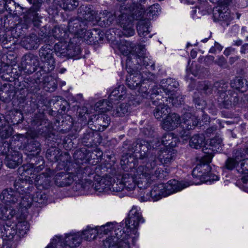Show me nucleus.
Segmentation results:
<instances>
[{
  "instance_id": "nucleus-1",
  "label": "nucleus",
  "mask_w": 248,
  "mask_h": 248,
  "mask_svg": "<svg viewBox=\"0 0 248 248\" xmlns=\"http://www.w3.org/2000/svg\"><path fill=\"white\" fill-rule=\"evenodd\" d=\"M153 147L152 144L144 140L138 139L128 147V151L136 154L135 156L141 161L142 163L147 162L145 165L140 166L137 169V172L140 180L138 182V187L145 188L148 186L152 181L161 178L163 171L158 168L154 171L153 170L156 166L155 157L149 156V151Z\"/></svg>"
},
{
  "instance_id": "nucleus-2",
  "label": "nucleus",
  "mask_w": 248,
  "mask_h": 248,
  "mask_svg": "<svg viewBox=\"0 0 248 248\" xmlns=\"http://www.w3.org/2000/svg\"><path fill=\"white\" fill-rule=\"evenodd\" d=\"M117 0L125 4L120 6L115 11L116 22L123 28V33L124 36H133L135 33L133 20L142 18L144 11L142 3H144L146 0Z\"/></svg>"
},
{
  "instance_id": "nucleus-3",
  "label": "nucleus",
  "mask_w": 248,
  "mask_h": 248,
  "mask_svg": "<svg viewBox=\"0 0 248 248\" xmlns=\"http://www.w3.org/2000/svg\"><path fill=\"white\" fill-rule=\"evenodd\" d=\"M193 184L190 181L179 182L176 180H171L166 184H159L154 186L149 193L150 197L146 199V200L157 201L162 197L179 191Z\"/></svg>"
},
{
  "instance_id": "nucleus-4",
  "label": "nucleus",
  "mask_w": 248,
  "mask_h": 248,
  "mask_svg": "<svg viewBox=\"0 0 248 248\" xmlns=\"http://www.w3.org/2000/svg\"><path fill=\"white\" fill-rule=\"evenodd\" d=\"M160 93H161V88L156 87L153 89L150 95L153 104L156 106L154 110V114L155 118L158 120H160L164 116H168L170 111V108L162 103H164V100L162 99L161 95H159Z\"/></svg>"
},
{
  "instance_id": "nucleus-5",
  "label": "nucleus",
  "mask_w": 248,
  "mask_h": 248,
  "mask_svg": "<svg viewBox=\"0 0 248 248\" xmlns=\"http://www.w3.org/2000/svg\"><path fill=\"white\" fill-rule=\"evenodd\" d=\"M41 61L44 63V69L46 72H50L55 67V61L53 51L50 45H46L42 46L39 51Z\"/></svg>"
},
{
  "instance_id": "nucleus-6",
  "label": "nucleus",
  "mask_w": 248,
  "mask_h": 248,
  "mask_svg": "<svg viewBox=\"0 0 248 248\" xmlns=\"http://www.w3.org/2000/svg\"><path fill=\"white\" fill-rule=\"evenodd\" d=\"M74 171L73 176L74 181H82L85 180V189L88 186V184L91 185L92 180L89 179L92 175L94 174V171L90 166L82 167L78 166L77 164L73 165Z\"/></svg>"
},
{
  "instance_id": "nucleus-7",
  "label": "nucleus",
  "mask_w": 248,
  "mask_h": 248,
  "mask_svg": "<svg viewBox=\"0 0 248 248\" xmlns=\"http://www.w3.org/2000/svg\"><path fill=\"white\" fill-rule=\"evenodd\" d=\"M95 180L91 185L88 184V186L86 188L89 189L91 187L93 188L95 191L98 192H105L109 190L110 188L111 184L113 182V179L110 177H106L104 178H100L99 176L97 178L94 177Z\"/></svg>"
},
{
  "instance_id": "nucleus-8",
  "label": "nucleus",
  "mask_w": 248,
  "mask_h": 248,
  "mask_svg": "<svg viewBox=\"0 0 248 248\" xmlns=\"http://www.w3.org/2000/svg\"><path fill=\"white\" fill-rule=\"evenodd\" d=\"M143 219L136 208H133L129 212L128 218L125 220V226L127 230L130 232L134 231L139 226L140 222H143Z\"/></svg>"
},
{
  "instance_id": "nucleus-9",
  "label": "nucleus",
  "mask_w": 248,
  "mask_h": 248,
  "mask_svg": "<svg viewBox=\"0 0 248 248\" xmlns=\"http://www.w3.org/2000/svg\"><path fill=\"white\" fill-rule=\"evenodd\" d=\"M160 83L162 89L167 95H169V98L170 100H171L172 105H175L176 104V99L173 97V95L175 90L179 86L178 82L173 78H167L162 80Z\"/></svg>"
},
{
  "instance_id": "nucleus-10",
  "label": "nucleus",
  "mask_w": 248,
  "mask_h": 248,
  "mask_svg": "<svg viewBox=\"0 0 248 248\" xmlns=\"http://www.w3.org/2000/svg\"><path fill=\"white\" fill-rule=\"evenodd\" d=\"M180 116L175 113H170L164 119L161 123V127L166 131H172L180 124Z\"/></svg>"
},
{
  "instance_id": "nucleus-11",
  "label": "nucleus",
  "mask_w": 248,
  "mask_h": 248,
  "mask_svg": "<svg viewBox=\"0 0 248 248\" xmlns=\"http://www.w3.org/2000/svg\"><path fill=\"white\" fill-rule=\"evenodd\" d=\"M114 232L111 235L107 238L103 242L114 241V243H118L120 241H127L130 232L128 230H123V227L119 224H115Z\"/></svg>"
},
{
  "instance_id": "nucleus-12",
  "label": "nucleus",
  "mask_w": 248,
  "mask_h": 248,
  "mask_svg": "<svg viewBox=\"0 0 248 248\" xmlns=\"http://www.w3.org/2000/svg\"><path fill=\"white\" fill-rule=\"evenodd\" d=\"M38 61L36 56L28 53L24 55L22 60V66L26 72L30 74L35 71L36 67L38 65Z\"/></svg>"
},
{
  "instance_id": "nucleus-13",
  "label": "nucleus",
  "mask_w": 248,
  "mask_h": 248,
  "mask_svg": "<svg viewBox=\"0 0 248 248\" xmlns=\"http://www.w3.org/2000/svg\"><path fill=\"white\" fill-rule=\"evenodd\" d=\"M86 26V22L83 21L80 18H72L68 22V31L78 36L83 34Z\"/></svg>"
},
{
  "instance_id": "nucleus-14",
  "label": "nucleus",
  "mask_w": 248,
  "mask_h": 248,
  "mask_svg": "<svg viewBox=\"0 0 248 248\" xmlns=\"http://www.w3.org/2000/svg\"><path fill=\"white\" fill-rule=\"evenodd\" d=\"M19 195V193L15 189H5L2 191L0 199L6 204L16 205L18 202Z\"/></svg>"
},
{
  "instance_id": "nucleus-15",
  "label": "nucleus",
  "mask_w": 248,
  "mask_h": 248,
  "mask_svg": "<svg viewBox=\"0 0 248 248\" xmlns=\"http://www.w3.org/2000/svg\"><path fill=\"white\" fill-rule=\"evenodd\" d=\"M73 173V172H69L67 173L63 172L57 173L54 177L55 184L60 187L69 186L74 181Z\"/></svg>"
},
{
  "instance_id": "nucleus-16",
  "label": "nucleus",
  "mask_w": 248,
  "mask_h": 248,
  "mask_svg": "<svg viewBox=\"0 0 248 248\" xmlns=\"http://www.w3.org/2000/svg\"><path fill=\"white\" fill-rule=\"evenodd\" d=\"M30 180L27 179L19 178L16 180L14 183L15 189L20 195H24V193H31L34 189L33 185L30 183Z\"/></svg>"
},
{
  "instance_id": "nucleus-17",
  "label": "nucleus",
  "mask_w": 248,
  "mask_h": 248,
  "mask_svg": "<svg viewBox=\"0 0 248 248\" xmlns=\"http://www.w3.org/2000/svg\"><path fill=\"white\" fill-rule=\"evenodd\" d=\"M176 152L173 149H166L158 153L157 158L163 164H170L175 158Z\"/></svg>"
},
{
  "instance_id": "nucleus-18",
  "label": "nucleus",
  "mask_w": 248,
  "mask_h": 248,
  "mask_svg": "<svg viewBox=\"0 0 248 248\" xmlns=\"http://www.w3.org/2000/svg\"><path fill=\"white\" fill-rule=\"evenodd\" d=\"M78 37L83 38L85 40L89 41V43L92 42H98L101 41L104 39V33L101 32L100 31L93 30V31H87L86 29L83 31V34L78 35Z\"/></svg>"
},
{
  "instance_id": "nucleus-19",
  "label": "nucleus",
  "mask_w": 248,
  "mask_h": 248,
  "mask_svg": "<svg viewBox=\"0 0 248 248\" xmlns=\"http://www.w3.org/2000/svg\"><path fill=\"white\" fill-rule=\"evenodd\" d=\"M132 59L130 57H127L126 60V69L129 75L127 76L128 78H134V80H140V84L142 81L141 71L139 70V67H136L134 64H132L133 61H131Z\"/></svg>"
},
{
  "instance_id": "nucleus-20",
  "label": "nucleus",
  "mask_w": 248,
  "mask_h": 248,
  "mask_svg": "<svg viewBox=\"0 0 248 248\" xmlns=\"http://www.w3.org/2000/svg\"><path fill=\"white\" fill-rule=\"evenodd\" d=\"M127 57L131 58L130 56H128ZM131 58L132 59L131 61H133L132 64H134V65L136 67H139V70L140 71L144 70L142 65L147 68L148 66L152 67L154 64L152 61L148 57L133 55V57H131Z\"/></svg>"
},
{
  "instance_id": "nucleus-21",
  "label": "nucleus",
  "mask_w": 248,
  "mask_h": 248,
  "mask_svg": "<svg viewBox=\"0 0 248 248\" xmlns=\"http://www.w3.org/2000/svg\"><path fill=\"white\" fill-rule=\"evenodd\" d=\"M51 170L48 169L46 172L37 175L34 178L36 185L42 186L45 189L48 188L51 183Z\"/></svg>"
},
{
  "instance_id": "nucleus-22",
  "label": "nucleus",
  "mask_w": 248,
  "mask_h": 248,
  "mask_svg": "<svg viewBox=\"0 0 248 248\" xmlns=\"http://www.w3.org/2000/svg\"><path fill=\"white\" fill-rule=\"evenodd\" d=\"M39 39L38 36L34 34H31L23 38L21 44L26 49L31 50L37 49L39 45Z\"/></svg>"
},
{
  "instance_id": "nucleus-23",
  "label": "nucleus",
  "mask_w": 248,
  "mask_h": 248,
  "mask_svg": "<svg viewBox=\"0 0 248 248\" xmlns=\"http://www.w3.org/2000/svg\"><path fill=\"white\" fill-rule=\"evenodd\" d=\"M79 16H81L79 18L83 21H92L95 18L96 15L95 11L92 9L90 7L82 5L80 6L78 10Z\"/></svg>"
},
{
  "instance_id": "nucleus-24",
  "label": "nucleus",
  "mask_w": 248,
  "mask_h": 248,
  "mask_svg": "<svg viewBox=\"0 0 248 248\" xmlns=\"http://www.w3.org/2000/svg\"><path fill=\"white\" fill-rule=\"evenodd\" d=\"M5 162L6 165L9 168H15L22 162L21 154L18 152H14L9 154L6 156Z\"/></svg>"
},
{
  "instance_id": "nucleus-25",
  "label": "nucleus",
  "mask_w": 248,
  "mask_h": 248,
  "mask_svg": "<svg viewBox=\"0 0 248 248\" xmlns=\"http://www.w3.org/2000/svg\"><path fill=\"white\" fill-rule=\"evenodd\" d=\"M118 47L120 51L124 55H127L130 54V56H132L134 52H137L136 45L132 42L126 40H120V43L118 45Z\"/></svg>"
},
{
  "instance_id": "nucleus-26",
  "label": "nucleus",
  "mask_w": 248,
  "mask_h": 248,
  "mask_svg": "<svg viewBox=\"0 0 248 248\" xmlns=\"http://www.w3.org/2000/svg\"><path fill=\"white\" fill-rule=\"evenodd\" d=\"M183 128L187 130L194 129L198 124V118L190 113H186L183 116Z\"/></svg>"
},
{
  "instance_id": "nucleus-27",
  "label": "nucleus",
  "mask_w": 248,
  "mask_h": 248,
  "mask_svg": "<svg viewBox=\"0 0 248 248\" xmlns=\"http://www.w3.org/2000/svg\"><path fill=\"white\" fill-rule=\"evenodd\" d=\"M38 161L39 163H41L38 166H36L37 164L33 163H28L26 164L23 165L21 167L19 168V171H22V174L25 173H27L29 174V171H30V174H31L32 172H38L42 170L44 168V160L42 158H40L38 159Z\"/></svg>"
},
{
  "instance_id": "nucleus-28",
  "label": "nucleus",
  "mask_w": 248,
  "mask_h": 248,
  "mask_svg": "<svg viewBox=\"0 0 248 248\" xmlns=\"http://www.w3.org/2000/svg\"><path fill=\"white\" fill-rule=\"evenodd\" d=\"M69 41L67 40H62L56 43L54 46V50L56 55L60 57L68 58V48Z\"/></svg>"
},
{
  "instance_id": "nucleus-29",
  "label": "nucleus",
  "mask_w": 248,
  "mask_h": 248,
  "mask_svg": "<svg viewBox=\"0 0 248 248\" xmlns=\"http://www.w3.org/2000/svg\"><path fill=\"white\" fill-rule=\"evenodd\" d=\"M137 175L139 179L137 183H136L135 178L133 176L127 173L124 174L123 175L121 180L124 185V189L125 188L127 191H131L135 189L136 185L138 186V182L140 179L139 175L138 174Z\"/></svg>"
},
{
  "instance_id": "nucleus-30",
  "label": "nucleus",
  "mask_w": 248,
  "mask_h": 248,
  "mask_svg": "<svg viewBox=\"0 0 248 248\" xmlns=\"http://www.w3.org/2000/svg\"><path fill=\"white\" fill-rule=\"evenodd\" d=\"M126 97V88L124 85H119L113 90L108 96L111 102L123 100Z\"/></svg>"
},
{
  "instance_id": "nucleus-31",
  "label": "nucleus",
  "mask_w": 248,
  "mask_h": 248,
  "mask_svg": "<svg viewBox=\"0 0 248 248\" xmlns=\"http://www.w3.org/2000/svg\"><path fill=\"white\" fill-rule=\"evenodd\" d=\"M150 25V22L148 19L140 20V19L137 26V32L139 36L140 37H146L149 35L150 32L149 31Z\"/></svg>"
},
{
  "instance_id": "nucleus-32",
  "label": "nucleus",
  "mask_w": 248,
  "mask_h": 248,
  "mask_svg": "<svg viewBox=\"0 0 248 248\" xmlns=\"http://www.w3.org/2000/svg\"><path fill=\"white\" fill-rule=\"evenodd\" d=\"M82 238L79 233L69 234L65 237L66 245L71 248H76L79 246Z\"/></svg>"
},
{
  "instance_id": "nucleus-33",
  "label": "nucleus",
  "mask_w": 248,
  "mask_h": 248,
  "mask_svg": "<svg viewBox=\"0 0 248 248\" xmlns=\"http://www.w3.org/2000/svg\"><path fill=\"white\" fill-rule=\"evenodd\" d=\"M213 15L215 20L228 21L230 18V13L225 8L222 10L221 7L214 8Z\"/></svg>"
},
{
  "instance_id": "nucleus-34",
  "label": "nucleus",
  "mask_w": 248,
  "mask_h": 248,
  "mask_svg": "<svg viewBox=\"0 0 248 248\" xmlns=\"http://www.w3.org/2000/svg\"><path fill=\"white\" fill-rule=\"evenodd\" d=\"M109 117L105 114H101L97 115L96 120L93 122L95 125H97L98 128L94 130L103 131L106 129L110 123Z\"/></svg>"
},
{
  "instance_id": "nucleus-35",
  "label": "nucleus",
  "mask_w": 248,
  "mask_h": 248,
  "mask_svg": "<svg viewBox=\"0 0 248 248\" xmlns=\"http://www.w3.org/2000/svg\"><path fill=\"white\" fill-rule=\"evenodd\" d=\"M97 136V133L94 132L92 129H88L86 131L82 139V142L85 146L88 147L93 146L96 145L95 136Z\"/></svg>"
},
{
  "instance_id": "nucleus-36",
  "label": "nucleus",
  "mask_w": 248,
  "mask_h": 248,
  "mask_svg": "<svg viewBox=\"0 0 248 248\" xmlns=\"http://www.w3.org/2000/svg\"><path fill=\"white\" fill-rule=\"evenodd\" d=\"M16 214V211L12 208L0 204V219L3 220L11 219Z\"/></svg>"
},
{
  "instance_id": "nucleus-37",
  "label": "nucleus",
  "mask_w": 248,
  "mask_h": 248,
  "mask_svg": "<svg viewBox=\"0 0 248 248\" xmlns=\"http://www.w3.org/2000/svg\"><path fill=\"white\" fill-rule=\"evenodd\" d=\"M43 82L44 88L46 91L52 92L57 88V81L56 79L51 76L44 77Z\"/></svg>"
},
{
  "instance_id": "nucleus-38",
  "label": "nucleus",
  "mask_w": 248,
  "mask_h": 248,
  "mask_svg": "<svg viewBox=\"0 0 248 248\" xmlns=\"http://www.w3.org/2000/svg\"><path fill=\"white\" fill-rule=\"evenodd\" d=\"M52 36L58 40L61 41L67 40L68 37V33L65 28L60 26L54 27L49 33Z\"/></svg>"
},
{
  "instance_id": "nucleus-39",
  "label": "nucleus",
  "mask_w": 248,
  "mask_h": 248,
  "mask_svg": "<svg viewBox=\"0 0 248 248\" xmlns=\"http://www.w3.org/2000/svg\"><path fill=\"white\" fill-rule=\"evenodd\" d=\"M56 1L64 10H73L78 5V2L77 0H56Z\"/></svg>"
},
{
  "instance_id": "nucleus-40",
  "label": "nucleus",
  "mask_w": 248,
  "mask_h": 248,
  "mask_svg": "<svg viewBox=\"0 0 248 248\" xmlns=\"http://www.w3.org/2000/svg\"><path fill=\"white\" fill-rule=\"evenodd\" d=\"M177 139L173 137L172 133H167L164 135L161 139V143L167 148L166 149H173L177 145Z\"/></svg>"
},
{
  "instance_id": "nucleus-41",
  "label": "nucleus",
  "mask_w": 248,
  "mask_h": 248,
  "mask_svg": "<svg viewBox=\"0 0 248 248\" xmlns=\"http://www.w3.org/2000/svg\"><path fill=\"white\" fill-rule=\"evenodd\" d=\"M100 16L99 21L103 22L105 27L110 26L114 21V19H116L115 12L113 14L107 10L100 13Z\"/></svg>"
},
{
  "instance_id": "nucleus-42",
  "label": "nucleus",
  "mask_w": 248,
  "mask_h": 248,
  "mask_svg": "<svg viewBox=\"0 0 248 248\" xmlns=\"http://www.w3.org/2000/svg\"><path fill=\"white\" fill-rule=\"evenodd\" d=\"M230 87L228 84L224 81L216 82L213 85V89L215 92H217L218 95L222 93L227 92L231 95L233 92V90L229 89Z\"/></svg>"
},
{
  "instance_id": "nucleus-43",
  "label": "nucleus",
  "mask_w": 248,
  "mask_h": 248,
  "mask_svg": "<svg viewBox=\"0 0 248 248\" xmlns=\"http://www.w3.org/2000/svg\"><path fill=\"white\" fill-rule=\"evenodd\" d=\"M223 146L222 140L219 136H216L210 140V144L208 145L209 147V150L214 152H218L222 150ZM208 148L205 149V150Z\"/></svg>"
},
{
  "instance_id": "nucleus-44",
  "label": "nucleus",
  "mask_w": 248,
  "mask_h": 248,
  "mask_svg": "<svg viewBox=\"0 0 248 248\" xmlns=\"http://www.w3.org/2000/svg\"><path fill=\"white\" fill-rule=\"evenodd\" d=\"M231 88L244 92L248 89V85L246 79L236 78L231 82Z\"/></svg>"
},
{
  "instance_id": "nucleus-45",
  "label": "nucleus",
  "mask_w": 248,
  "mask_h": 248,
  "mask_svg": "<svg viewBox=\"0 0 248 248\" xmlns=\"http://www.w3.org/2000/svg\"><path fill=\"white\" fill-rule=\"evenodd\" d=\"M231 96L227 92L222 93L218 95L217 102L221 108H228L232 106Z\"/></svg>"
},
{
  "instance_id": "nucleus-46",
  "label": "nucleus",
  "mask_w": 248,
  "mask_h": 248,
  "mask_svg": "<svg viewBox=\"0 0 248 248\" xmlns=\"http://www.w3.org/2000/svg\"><path fill=\"white\" fill-rule=\"evenodd\" d=\"M97 234L98 232L97 227L93 228L88 227L82 232L81 235L82 239L91 241L95 239Z\"/></svg>"
},
{
  "instance_id": "nucleus-47",
  "label": "nucleus",
  "mask_w": 248,
  "mask_h": 248,
  "mask_svg": "<svg viewBox=\"0 0 248 248\" xmlns=\"http://www.w3.org/2000/svg\"><path fill=\"white\" fill-rule=\"evenodd\" d=\"M32 203V199H31V193H24V195H20L18 202L17 205L21 207L28 208L31 206Z\"/></svg>"
},
{
  "instance_id": "nucleus-48",
  "label": "nucleus",
  "mask_w": 248,
  "mask_h": 248,
  "mask_svg": "<svg viewBox=\"0 0 248 248\" xmlns=\"http://www.w3.org/2000/svg\"><path fill=\"white\" fill-rule=\"evenodd\" d=\"M113 103L109 99L100 100L96 103L95 108L97 110L101 112H105L111 108Z\"/></svg>"
},
{
  "instance_id": "nucleus-49",
  "label": "nucleus",
  "mask_w": 248,
  "mask_h": 248,
  "mask_svg": "<svg viewBox=\"0 0 248 248\" xmlns=\"http://www.w3.org/2000/svg\"><path fill=\"white\" fill-rule=\"evenodd\" d=\"M40 144L36 140H32L26 147V150L31 155H37L41 151Z\"/></svg>"
},
{
  "instance_id": "nucleus-50",
  "label": "nucleus",
  "mask_w": 248,
  "mask_h": 248,
  "mask_svg": "<svg viewBox=\"0 0 248 248\" xmlns=\"http://www.w3.org/2000/svg\"><path fill=\"white\" fill-rule=\"evenodd\" d=\"M204 142V138L203 136L196 135L191 138L189 145L193 148L198 149L202 147Z\"/></svg>"
},
{
  "instance_id": "nucleus-51",
  "label": "nucleus",
  "mask_w": 248,
  "mask_h": 248,
  "mask_svg": "<svg viewBox=\"0 0 248 248\" xmlns=\"http://www.w3.org/2000/svg\"><path fill=\"white\" fill-rule=\"evenodd\" d=\"M68 52V58H73L80 54L81 49L79 45L69 41Z\"/></svg>"
},
{
  "instance_id": "nucleus-52",
  "label": "nucleus",
  "mask_w": 248,
  "mask_h": 248,
  "mask_svg": "<svg viewBox=\"0 0 248 248\" xmlns=\"http://www.w3.org/2000/svg\"><path fill=\"white\" fill-rule=\"evenodd\" d=\"M129 107V106L127 103L121 104L113 110V114L115 116H124L128 114Z\"/></svg>"
},
{
  "instance_id": "nucleus-53",
  "label": "nucleus",
  "mask_w": 248,
  "mask_h": 248,
  "mask_svg": "<svg viewBox=\"0 0 248 248\" xmlns=\"http://www.w3.org/2000/svg\"><path fill=\"white\" fill-rule=\"evenodd\" d=\"M104 248H130L128 241H120L114 243V241L103 242Z\"/></svg>"
},
{
  "instance_id": "nucleus-54",
  "label": "nucleus",
  "mask_w": 248,
  "mask_h": 248,
  "mask_svg": "<svg viewBox=\"0 0 248 248\" xmlns=\"http://www.w3.org/2000/svg\"><path fill=\"white\" fill-rule=\"evenodd\" d=\"M133 161L134 158L131 155H123L121 160V164L124 169H131L135 167V163Z\"/></svg>"
},
{
  "instance_id": "nucleus-55",
  "label": "nucleus",
  "mask_w": 248,
  "mask_h": 248,
  "mask_svg": "<svg viewBox=\"0 0 248 248\" xmlns=\"http://www.w3.org/2000/svg\"><path fill=\"white\" fill-rule=\"evenodd\" d=\"M29 230V224L27 221H22L18 222L16 225V232L18 235L23 236L26 234Z\"/></svg>"
},
{
  "instance_id": "nucleus-56",
  "label": "nucleus",
  "mask_w": 248,
  "mask_h": 248,
  "mask_svg": "<svg viewBox=\"0 0 248 248\" xmlns=\"http://www.w3.org/2000/svg\"><path fill=\"white\" fill-rule=\"evenodd\" d=\"M31 199H32V202L44 204L46 202V195L42 192L38 191L33 195L31 194Z\"/></svg>"
},
{
  "instance_id": "nucleus-57",
  "label": "nucleus",
  "mask_w": 248,
  "mask_h": 248,
  "mask_svg": "<svg viewBox=\"0 0 248 248\" xmlns=\"http://www.w3.org/2000/svg\"><path fill=\"white\" fill-rule=\"evenodd\" d=\"M115 224L111 222L107 223L104 225L97 227L98 235L107 234L109 232L114 229Z\"/></svg>"
},
{
  "instance_id": "nucleus-58",
  "label": "nucleus",
  "mask_w": 248,
  "mask_h": 248,
  "mask_svg": "<svg viewBox=\"0 0 248 248\" xmlns=\"http://www.w3.org/2000/svg\"><path fill=\"white\" fill-rule=\"evenodd\" d=\"M51 245L52 246V248H64L66 244L65 240L63 241L61 236H56L52 239Z\"/></svg>"
},
{
  "instance_id": "nucleus-59",
  "label": "nucleus",
  "mask_w": 248,
  "mask_h": 248,
  "mask_svg": "<svg viewBox=\"0 0 248 248\" xmlns=\"http://www.w3.org/2000/svg\"><path fill=\"white\" fill-rule=\"evenodd\" d=\"M239 163L238 160L233 157H229L225 161L224 167L228 170H232L238 165Z\"/></svg>"
},
{
  "instance_id": "nucleus-60",
  "label": "nucleus",
  "mask_w": 248,
  "mask_h": 248,
  "mask_svg": "<svg viewBox=\"0 0 248 248\" xmlns=\"http://www.w3.org/2000/svg\"><path fill=\"white\" fill-rule=\"evenodd\" d=\"M12 128L8 124H5L3 128L0 130L1 138L4 139L8 138L12 135Z\"/></svg>"
},
{
  "instance_id": "nucleus-61",
  "label": "nucleus",
  "mask_w": 248,
  "mask_h": 248,
  "mask_svg": "<svg viewBox=\"0 0 248 248\" xmlns=\"http://www.w3.org/2000/svg\"><path fill=\"white\" fill-rule=\"evenodd\" d=\"M124 189V185L122 184V180H117L116 182L113 179V182L111 183L109 190L113 192H120Z\"/></svg>"
},
{
  "instance_id": "nucleus-62",
  "label": "nucleus",
  "mask_w": 248,
  "mask_h": 248,
  "mask_svg": "<svg viewBox=\"0 0 248 248\" xmlns=\"http://www.w3.org/2000/svg\"><path fill=\"white\" fill-rule=\"evenodd\" d=\"M200 89L206 94H210L214 91L213 85L206 82H202L200 86Z\"/></svg>"
},
{
  "instance_id": "nucleus-63",
  "label": "nucleus",
  "mask_w": 248,
  "mask_h": 248,
  "mask_svg": "<svg viewBox=\"0 0 248 248\" xmlns=\"http://www.w3.org/2000/svg\"><path fill=\"white\" fill-rule=\"evenodd\" d=\"M4 231L2 232L3 235L9 239L13 238V236L16 233V230L8 225L4 226Z\"/></svg>"
},
{
  "instance_id": "nucleus-64",
  "label": "nucleus",
  "mask_w": 248,
  "mask_h": 248,
  "mask_svg": "<svg viewBox=\"0 0 248 248\" xmlns=\"http://www.w3.org/2000/svg\"><path fill=\"white\" fill-rule=\"evenodd\" d=\"M141 75L142 81L143 82H144L146 80L152 81L155 78V75L152 74L151 72L141 70Z\"/></svg>"
}]
</instances>
